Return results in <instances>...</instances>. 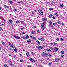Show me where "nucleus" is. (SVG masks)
Wrapping results in <instances>:
<instances>
[{
  "mask_svg": "<svg viewBox=\"0 0 67 67\" xmlns=\"http://www.w3.org/2000/svg\"><path fill=\"white\" fill-rule=\"evenodd\" d=\"M38 39L39 40H41V41H45V39L43 38H39Z\"/></svg>",
  "mask_w": 67,
  "mask_h": 67,
  "instance_id": "7",
  "label": "nucleus"
},
{
  "mask_svg": "<svg viewBox=\"0 0 67 67\" xmlns=\"http://www.w3.org/2000/svg\"><path fill=\"white\" fill-rule=\"evenodd\" d=\"M20 2L21 3H23V1H20Z\"/></svg>",
  "mask_w": 67,
  "mask_h": 67,
  "instance_id": "47",
  "label": "nucleus"
},
{
  "mask_svg": "<svg viewBox=\"0 0 67 67\" xmlns=\"http://www.w3.org/2000/svg\"><path fill=\"white\" fill-rule=\"evenodd\" d=\"M32 34H34V31L32 32Z\"/></svg>",
  "mask_w": 67,
  "mask_h": 67,
  "instance_id": "37",
  "label": "nucleus"
},
{
  "mask_svg": "<svg viewBox=\"0 0 67 67\" xmlns=\"http://www.w3.org/2000/svg\"><path fill=\"white\" fill-rule=\"evenodd\" d=\"M38 11L40 14H41V15H43V13L41 10H39Z\"/></svg>",
  "mask_w": 67,
  "mask_h": 67,
  "instance_id": "3",
  "label": "nucleus"
},
{
  "mask_svg": "<svg viewBox=\"0 0 67 67\" xmlns=\"http://www.w3.org/2000/svg\"><path fill=\"white\" fill-rule=\"evenodd\" d=\"M14 11H17V9H14Z\"/></svg>",
  "mask_w": 67,
  "mask_h": 67,
  "instance_id": "62",
  "label": "nucleus"
},
{
  "mask_svg": "<svg viewBox=\"0 0 67 67\" xmlns=\"http://www.w3.org/2000/svg\"><path fill=\"white\" fill-rule=\"evenodd\" d=\"M54 45H56V43H55L54 44Z\"/></svg>",
  "mask_w": 67,
  "mask_h": 67,
  "instance_id": "59",
  "label": "nucleus"
},
{
  "mask_svg": "<svg viewBox=\"0 0 67 67\" xmlns=\"http://www.w3.org/2000/svg\"><path fill=\"white\" fill-rule=\"evenodd\" d=\"M36 41L37 43L39 41L37 40H36Z\"/></svg>",
  "mask_w": 67,
  "mask_h": 67,
  "instance_id": "48",
  "label": "nucleus"
},
{
  "mask_svg": "<svg viewBox=\"0 0 67 67\" xmlns=\"http://www.w3.org/2000/svg\"><path fill=\"white\" fill-rule=\"evenodd\" d=\"M38 45H40V44H41V43L40 42H38Z\"/></svg>",
  "mask_w": 67,
  "mask_h": 67,
  "instance_id": "30",
  "label": "nucleus"
},
{
  "mask_svg": "<svg viewBox=\"0 0 67 67\" xmlns=\"http://www.w3.org/2000/svg\"><path fill=\"white\" fill-rule=\"evenodd\" d=\"M48 52H51V50L49 49H47Z\"/></svg>",
  "mask_w": 67,
  "mask_h": 67,
  "instance_id": "29",
  "label": "nucleus"
},
{
  "mask_svg": "<svg viewBox=\"0 0 67 67\" xmlns=\"http://www.w3.org/2000/svg\"><path fill=\"white\" fill-rule=\"evenodd\" d=\"M50 44L52 45H53V43H51Z\"/></svg>",
  "mask_w": 67,
  "mask_h": 67,
  "instance_id": "53",
  "label": "nucleus"
},
{
  "mask_svg": "<svg viewBox=\"0 0 67 67\" xmlns=\"http://www.w3.org/2000/svg\"><path fill=\"white\" fill-rule=\"evenodd\" d=\"M41 26L42 30H45V26L44 23H42L41 25Z\"/></svg>",
  "mask_w": 67,
  "mask_h": 67,
  "instance_id": "1",
  "label": "nucleus"
},
{
  "mask_svg": "<svg viewBox=\"0 0 67 67\" xmlns=\"http://www.w3.org/2000/svg\"><path fill=\"white\" fill-rule=\"evenodd\" d=\"M53 10V9L52 8H49V10L51 11V10Z\"/></svg>",
  "mask_w": 67,
  "mask_h": 67,
  "instance_id": "22",
  "label": "nucleus"
},
{
  "mask_svg": "<svg viewBox=\"0 0 67 67\" xmlns=\"http://www.w3.org/2000/svg\"><path fill=\"white\" fill-rule=\"evenodd\" d=\"M9 2L10 3H12V1H9Z\"/></svg>",
  "mask_w": 67,
  "mask_h": 67,
  "instance_id": "32",
  "label": "nucleus"
},
{
  "mask_svg": "<svg viewBox=\"0 0 67 67\" xmlns=\"http://www.w3.org/2000/svg\"><path fill=\"white\" fill-rule=\"evenodd\" d=\"M50 27H51V28H52V29H53V26H51Z\"/></svg>",
  "mask_w": 67,
  "mask_h": 67,
  "instance_id": "38",
  "label": "nucleus"
},
{
  "mask_svg": "<svg viewBox=\"0 0 67 67\" xmlns=\"http://www.w3.org/2000/svg\"><path fill=\"white\" fill-rule=\"evenodd\" d=\"M32 62H35V60H34L33 59H32Z\"/></svg>",
  "mask_w": 67,
  "mask_h": 67,
  "instance_id": "36",
  "label": "nucleus"
},
{
  "mask_svg": "<svg viewBox=\"0 0 67 67\" xmlns=\"http://www.w3.org/2000/svg\"><path fill=\"white\" fill-rule=\"evenodd\" d=\"M49 26L50 27H51V26H52V25H51V24H49Z\"/></svg>",
  "mask_w": 67,
  "mask_h": 67,
  "instance_id": "51",
  "label": "nucleus"
},
{
  "mask_svg": "<svg viewBox=\"0 0 67 67\" xmlns=\"http://www.w3.org/2000/svg\"><path fill=\"white\" fill-rule=\"evenodd\" d=\"M3 22H5V19L3 18Z\"/></svg>",
  "mask_w": 67,
  "mask_h": 67,
  "instance_id": "20",
  "label": "nucleus"
},
{
  "mask_svg": "<svg viewBox=\"0 0 67 67\" xmlns=\"http://www.w3.org/2000/svg\"><path fill=\"white\" fill-rule=\"evenodd\" d=\"M5 44V43H4V42H3L2 43V44H3V45H4Z\"/></svg>",
  "mask_w": 67,
  "mask_h": 67,
  "instance_id": "35",
  "label": "nucleus"
},
{
  "mask_svg": "<svg viewBox=\"0 0 67 67\" xmlns=\"http://www.w3.org/2000/svg\"><path fill=\"white\" fill-rule=\"evenodd\" d=\"M27 67H32L31 66H28Z\"/></svg>",
  "mask_w": 67,
  "mask_h": 67,
  "instance_id": "64",
  "label": "nucleus"
},
{
  "mask_svg": "<svg viewBox=\"0 0 67 67\" xmlns=\"http://www.w3.org/2000/svg\"><path fill=\"white\" fill-rule=\"evenodd\" d=\"M61 41H64V38H61Z\"/></svg>",
  "mask_w": 67,
  "mask_h": 67,
  "instance_id": "27",
  "label": "nucleus"
},
{
  "mask_svg": "<svg viewBox=\"0 0 67 67\" xmlns=\"http://www.w3.org/2000/svg\"><path fill=\"white\" fill-rule=\"evenodd\" d=\"M9 50H11V49H11V48H9Z\"/></svg>",
  "mask_w": 67,
  "mask_h": 67,
  "instance_id": "54",
  "label": "nucleus"
},
{
  "mask_svg": "<svg viewBox=\"0 0 67 67\" xmlns=\"http://www.w3.org/2000/svg\"><path fill=\"white\" fill-rule=\"evenodd\" d=\"M16 22L17 23H19V21H16Z\"/></svg>",
  "mask_w": 67,
  "mask_h": 67,
  "instance_id": "42",
  "label": "nucleus"
},
{
  "mask_svg": "<svg viewBox=\"0 0 67 67\" xmlns=\"http://www.w3.org/2000/svg\"><path fill=\"white\" fill-rule=\"evenodd\" d=\"M4 66L5 67H8V66L7 65H4Z\"/></svg>",
  "mask_w": 67,
  "mask_h": 67,
  "instance_id": "31",
  "label": "nucleus"
},
{
  "mask_svg": "<svg viewBox=\"0 0 67 67\" xmlns=\"http://www.w3.org/2000/svg\"><path fill=\"white\" fill-rule=\"evenodd\" d=\"M22 34H25V33L24 32H23Z\"/></svg>",
  "mask_w": 67,
  "mask_h": 67,
  "instance_id": "58",
  "label": "nucleus"
},
{
  "mask_svg": "<svg viewBox=\"0 0 67 67\" xmlns=\"http://www.w3.org/2000/svg\"><path fill=\"white\" fill-rule=\"evenodd\" d=\"M49 23L50 24H52V21H49Z\"/></svg>",
  "mask_w": 67,
  "mask_h": 67,
  "instance_id": "25",
  "label": "nucleus"
},
{
  "mask_svg": "<svg viewBox=\"0 0 67 67\" xmlns=\"http://www.w3.org/2000/svg\"><path fill=\"white\" fill-rule=\"evenodd\" d=\"M26 36V40H27V39H29V36L27 35H25Z\"/></svg>",
  "mask_w": 67,
  "mask_h": 67,
  "instance_id": "8",
  "label": "nucleus"
},
{
  "mask_svg": "<svg viewBox=\"0 0 67 67\" xmlns=\"http://www.w3.org/2000/svg\"><path fill=\"white\" fill-rule=\"evenodd\" d=\"M27 42L28 43H31V40L30 39H29L27 41Z\"/></svg>",
  "mask_w": 67,
  "mask_h": 67,
  "instance_id": "11",
  "label": "nucleus"
},
{
  "mask_svg": "<svg viewBox=\"0 0 67 67\" xmlns=\"http://www.w3.org/2000/svg\"><path fill=\"white\" fill-rule=\"evenodd\" d=\"M52 18L53 19H56V17H55L54 16H53Z\"/></svg>",
  "mask_w": 67,
  "mask_h": 67,
  "instance_id": "28",
  "label": "nucleus"
},
{
  "mask_svg": "<svg viewBox=\"0 0 67 67\" xmlns=\"http://www.w3.org/2000/svg\"><path fill=\"white\" fill-rule=\"evenodd\" d=\"M33 38H34V39H35V40H36V38L35 37H33Z\"/></svg>",
  "mask_w": 67,
  "mask_h": 67,
  "instance_id": "34",
  "label": "nucleus"
},
{
  "mask_svg": "<svg viewBox=\"0 0 67 67\" xmlns=\"http://www.w3.org/2000/svg\"><path fill=\"white\" fill-rule=\"evenodd\" d=\"M21 62H23V60H20Z\"/></svg>",
  "mask_w": 67,
  "mask_h": 67,
  "instance_id": "60",
  "label": "nucleus"
},
{
  "mask_svg": "<svg viewBox=\"0 0 67 67\" xmlns=\"http://www.w3.org/2000/svg\"><path fill=\"white\" fill-rule=\"evenodd\" d=\"M43 56H47L48 55V53H46L44 52L43 53Z\"/></svg>",
  "mask_w": 67,
  "mask_h": 67,
  "instance_id": "4",
  "label": "nucleus"
},
{
  "mask_svg": "<svg viewBox=\"0 0 67 67\" xmlns=\"http://www.w3.org/2000/svg\"><path fill=\"white\" fill-rule=\"evenodd\" d=\"M21 30H24V29L22 28H21Z\"/></svg>",
  "mask_w": 67,
  "mask_h": 67,
  "instance_id": "49",
  "label": "nucleus"
},
{
  "mask_svg": "<svg viewBox=\"0 0 67 67\" xmlns=\"http://www.w3.org/2000/svg\"><path fill=\"white\" fill-rule=\"evenodd\" d=\"M51 63H49L48 65H49V66H50V65H51Z\"/></svg>",
  "mask_w": 67,
  "mask_h": 67,
  "instance_id": "40",
  "label": "nucleus"
},
{
  "mask_svg": "<svg viewBox=\"0 0 67 67\" xmlns=\"http://www.w3.org/2000/svg\"><path fill=\"white\" fill-rule=\"evenodd\" d=\"M19 55H20V56H22V54H19Z\"/></svg>",
  "mask_w": 67,
  "mask_h": 67,
  "instance_id": "57",
  "label": "nucleus"
},
{
  "mask_svg": "<svg viewBox=\"0 0 67 67\" xmlns=\"http://www.w3.org/2000/svg\"><path fill=\"white\" fill-rule=\"evenodd\" d=\"M21 38H23V39H24V40H26V38L24 36H21Z\"/></svg>",
  "mask_w": 67,
  "mask_h": 67,
  "instance_id": "10",
  "label": "nucleus"
},
{
  "mask_svg": "<svg viewBox=\"0 0 67 67\" xmlns=\"http://www.w3.org/2000/svg\"><path fill=\"white\" fill-rule=\"evenodd\" d=\"M57 59L55 60L56 62H58L61 59V58H58V59H57Z\"/></svg>",
  "mask_w": 67,
  "mask_h": 67,
  "instance_id": "6",
  "label": "nucleus"
},
{
  "mask_svg": "<svg viewBox=\"0 0 67 67\" xmlns=\"http://www.w3.org/2000/svg\"><path fill=\"white\" fill-rule=\"evenodd\" d=\"M43 47L42 46H39L38 47V49L40 50V49H41L43 48Z\"/></svg>",
  "mask_w": 67,
  "mask_h": 67,
  "instance_id": "2",
  "label": "nucleus"
},
{
  "mask_svg": "<svg viewBox=\"0 0 67 67\" xmlns=\"http://www.w3.org/2000/svg\"><path fill=\"white\" fill-rule=\"evenodd\" d=\"M9 21L10 23H11V24L12 23V21L11 20H9Z\"/></svg>",
  "mask_w": 67,
  "mask_h": 67,
  "instance_id": "13",
  "label": "nucleus"
},
{
  "mask_svg": "<svg viewBox=\"0 0 67 67\" xmlns=\"http://www.w3.org/2000/svg\"><path fill=\"white\" fill-rule=\"evenodd\" d=\"M57 13H54V15H57Z\"/></svg>",
  "mask_w": 67,
  "mask_h": 67,
  "instance_id": "46",
  "label": "nucleus"
},
{
  "mask_svg": "<svg viewBox=\"0 0 67 67\" xmlns=\"http://www.w3.org/2000/svg\"><path fill=\"white\" fill-rule=\"evenodd\" d=\"M14 51H15V52H17V51H18V50H17V49H16V48H15V49H14Z\"/></svg>",
  "mask_w": 67,
  "mask_h": 67,
  "instance_id": "19",
  "label": "nucleus"
},
{
  "mask_svg": "<svg viewBox=\"0 0 67 67\" xmlns=\"http://www.w3.org/2000/svg\"><path fill=\"white\" fill-rule=\"evenodd\" d=\"M13 36L14 37H15V38H17V39H20V37L16 36V35H13Z\"/></svg>",
  "mask_w": 67,
  "mask_h": 67,
  "instance_id": "5",
  "label": "nucleus"
},
{
  "mask_svg": "<svg viewBox=\"0 0 67 67\" xmlns=\"http://www.w3.org/2000/svg\"><path fill=\"white\" fill-rule=\"evenodd\" d=\"M37 31L38 32V33H40V31L39 30H37Z\"/></svg>",
  "mask_w": 67,
  "mask_h": 67,
  "instance_id": "39",
  "label": "nucleus"
},
{
  "mask_svg": "<svg viewBox=\"0 0 67 67\" xmlns=\"http://www.w3.org/2000/svg\"><path fill=\"white\" fill-rule=\"evenodd\" d=\"M2 30V28L0 27V30Z\"/></svg>",
  "mask_w": 67,
  "mask_h": 67,
  "instance_id": "63",
  "label": "nucleus"
},
{
  "mask_svg": "<svg viewBox=\"0 0 67 67\" xmlns=\"http://www.w3.org/2000/svg\"><path fill=\"white\" fill-rule=\"evenodd\" d=\"M30 37H31V38H32V37H33V36H32V35H30Z\"/></svg>",
  "mask_w": 67,
  "mask_h": 67,
  "instance_id": "23",
  "label": "nucleus"
},
{
  "mask_svg": "<svg viewBox=\"0 0 67 67\" xmlns=\"http://www.w3.org/2000/svg\"><path fill=\"white\" fill-rule=\"evenodd\" d=\"M54 5V4H52V3L50 4V5Z\"/></svg>",
  "mask_w": 67,
  "mask_h": 67,
  "instance_id": "43",
  "label": "nucleus"
},
{
  "mask_svg": "<svg viewBox=\"0 0 67 67\" xmlns=\"http://www.w3.org/2000/svg\"><path fill=\"white\" fill-rule=\"evenodd\" d=\"M20 22L21 23V24H23V21H21Z\"/></svg>",
  "mask_w": 67,
  "mask_h": 67,
  "instance_id": "45",
  "label": "nucleus"
},
{
  "mask_svg": "<svg viewBox=\"0 0 67 67\" xmlns=\"http://www.w3.org/2000/svg\"><path fill=\"white\" fill-rule=\"evenodd\" d=\"M56 40H57V41H59V39L58 38H56Z\"/></svg>",
  "mask_w": 67,
  "mask_h": 67,
  "instance_id": "21",
  "label": "nucleus"
},
{
  "mask_svg": "<svg viewBox=\"0 0 67 67\" xmlns=\"http://www.w3.org/2000/svg\"><path fill=\"white\" fill-rule=\"evenodd\" d=\"M64 7V5H63L62 4H61L60 5V7H62V8H63Z\"/></svg>",
  "mask_w": 67,
  "mask_h": 67,
  "instance_id": "18",
  "label": "nucleus"
},
{
  "mask_svg": "<svg viewBox=\"0 0 67 67\" xmlns=\"http://www.w3.org/2000/svg\"><path fill=\"white\" fill-rule=\"evenodd\" d=\"M62 25H64V24H63V22L62 23Z\"/></svg>",
  "mask_w": 67,
  "mask_h": 67,
  "instance_id": "56",
  "label": "nucleus"
},
{
  "mask_svg": "<svg viewBox=\"0 0 67 67\" xmlns=\"http://www.w3.org/2000/svg\"><path fill=\"white\" fill-rule=\"evenodd\" d=\"M9 46H10V47H12V46H13V44H12L11 43H9Z\"/></svg>",
  "mask_w": 67,
  "mask_h": 67,
  "instance_id": "17",
  "label": "nucleus"
},
{
  "mask_svg": "<svg viewBox=\"0 0 67 67\" xmlns=\"http://www.w3.org/2000/svg\"><path fill=\"white\" fill-rule=\"evenodd\" d=\"M16 57V55H15L14 56H13V57L14 58H15Z\"/></svg>",
  "mask_w": 67,
  "mask_h": 67,
  "instance_id": "50",
  "label": "nucleus"
},
{
  "mask_svg": "<svg viewBox=\"0 0 67 67\" xmlns=\"http://www.w3.org/2000/svg\"><path fill=\"white\" fill-rule=\"evenodd\" d=\"M58 24H60V21H58Z\"/></svg>",
  "mask_w": 67,
  "mask_h": 67,
  "instance_id": "33",
  "label": "nucleus"
},
{
  "mask_svg": "<svg viewBox=\"0 0 67 67\" xmlns=\"http://www.w3.org/2000/svg\"><path fill=\"white\" fill-rule=\"evenodd\" d=\"M26 55H27V57H29V56H30V55L29 54V53L27 52L26 53Z\"/></svg>",
  "mask_w": 67,
  "mask_h": 67,
  "instance_id": "12",
  "label": "nucleus"
},
{
  "mask_svg": "<svg viewBox=\"0 0 67 67\" xmlns=\"http://www.w3.org/2000/svg\"><path fill=\"white\" fill-rule=\"evenodd\" d=\"M4 7L5 8H7V6H6L5 5H4Z\"/></svg>",
  "mask_w": 67,
  "mask_h": 67,
  "instance_id": "44",
  "label": "nucleus"
},
{
  "mask_svg": "<svg viewBox=\"0 0 67 67\" xmlns=\"http://www.w3.org/2000/svg\"><path fill=\"white\" fill-rule=\"evenodd\" d=\"M36 26H34V28H36Z\"/></svg>",
  "mask_w": 67,
  "mask_h": 67,
  "instance_id": "61",
  "label": "nucleus"
},
{
  "mask_svg": "<svg viewBox=\"0 0 67 67\" xmlns=\"http://www.w3.org/2000/svg\"><path fill=\"white\" fill-rule=\"evenodd\" d=\"M61 57H63L64 56V55L62 54L61 55Z\"/></svg>",
  "mask_w": 67,
  "mask_h": 67,
  "instance_id": "52",
  "label": "nucleus"
},
{
  "mask_svg": "<svg viewBox=\"0 0 67 67\" xmlns=\"http://www.w3.org/2000/svg\"><path fill=\"white\" fill-rule=\"evenodd\" d=\"M12 47V48H15V47L13 45V46Z\"/></svg>",
  "mask_w": 67,
  "mask_h": 67,
  "instance_id": "26",
  "label": "nucleus"
},
{
  "mask_svg": "<svg viewBox=\"0 0 67 67\" xmlns=\"http://www.w3.org/2000/svg\"><path fill=\"white\" fill-rule=\"evenodd\" d=\"M53 25H54V26H56V24H57L56 23H54L53 24Z\"/></svg>",
  "mask_w": 67,
  "mask_h": 67,
  "instance_id": "15",
  "label": "nucleus"
},
{
  "mask_svg": "<svg viewBox=\"0 0 67 67\" xmlns=\"http://www.w3.org/2000/svg\"><path fill=\"white\" fill-rule=\"evenodd\" d=\"M43 21H45V19H43Z\"/></svg>",
  "mask_w": 67,
  "mask_h": 67,
  "instance_id": "41",
  "label": "nucleus"
},
{
  "mask_svg": "<svg viewBox=\"0 0 67 67\" xmlns=\"http://www.w3.org/2000/svg\"><path fill=\"white\" fill-rule=\"evenodd\" d=\"M56 52H58V48H57L55 47L54 48Z\"/></svg>",
  "mask_w": 67,
  "mask_h": 67,
  "instance_id": "9",
  "label": "nucleus"
},
{
  "mask_svg": "<svg viewBox=\"0 0 67 67\" xmlns=\"http://www.w3.org/2000/svg\"><path fill=\"white\" fill-rule=\"evenodd\" d=\"M49 17L50 18H52L53 17V14H50V15L49 16Z\"/></svg>",
  "mask_w": 67,
  "mask_h": 67,
  "instance_id": "16",
  "label": "nucleus"
},
{
  "mask_svg": "<svg viewBox=\"0 0 67 67\" xmlns=\"http://www.w3.org/2000/svg\"><path fill=\"white\" fill-rule=\"evenodd\" d=\"M32 60H33V59L32 58H31L29 59V60H30V61H32Z\"/></svg>",
  "mask_w": 67,
  "mask_h": 67,
  "instance_id": "24",
  "label": "nucleus"
},
{
  "mask_svg": "<svg viewBox=\"0 0 67 67\" xmlns=\"http://www.w3.org/2000/svg\"><path fill=\"white\" fill-rule=\"evenodd\" d=\"M50 49H53V48L52 47H50Z\"/></svg>",
  "mask_w": 67,
  "mask_h": 67,
  "instance_id": "55",
  "label": "nucleus"
},
{
  "mask_svg": "<svg viewBox=\"0 0 67 67\" xmlns=\"http://www.w3.org/2000/svg\"><path fill=\"white\" fill-rule=\"evenodd\" d=\"M61 54H64V51H61Z\"/></svg>",
  "mask_w": 67,
  "mask_h": 67,
  "instance_id": "14",
  "label": "nucleus"
}]
</instances>
